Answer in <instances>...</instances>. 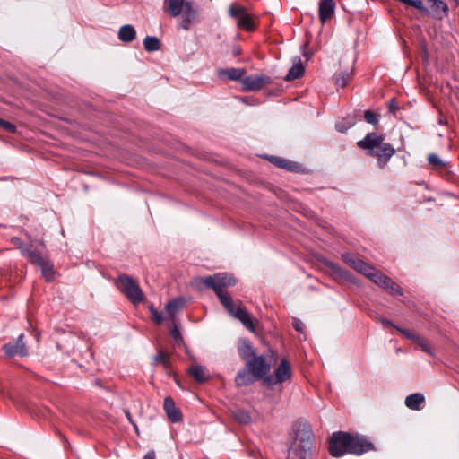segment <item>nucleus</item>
Returning a JSON list of instances; mask_svg holds the SVG:
<instances>
[{"label": "nucleus", "mask_w": 459, "mask_h": 459, "mask_svg": "<svg viewBox=\"0 0 459 459\" xmlns=\"http://www.w3.org/2000/svg\"><path fill=\"white\" fill-rule=\"evenodd\" d=\"M200 283L213 290L220 302L233 317L238 319L250 332H255V325L250 314L243 307L240 300H233L226 290L228 287L236 284V279L230 273H220L212 276L197 279Z\"/></svg>", "instance_id": "nucleus-1"}, {"label": "nucleus", "mask_w": 459, "mask_h": 459, "mask_svg": "<svg viewBox=\"0 0 459 459\" xmlns=\"http://www.w3.org/2000/svg\"><path fill=\"white\" fill-rule=\"evenodd\" d=\"M375 450L374 444L358 433L336 431L329 438V454L333 457H342L346 454L361 455Z\"/></svg>", "instance_id": "nucleus-2"}, {"label": "nucleus", "mask_w": 459, "mask_h": 459, "mask_svg": "<svg viewBox=\"0 0 459 459\" xmlns=\"http://www.w3.org/2000/svg\"><path fill=\"white\" fill-rule=\"evenodd\" d=\"M342 257L347 264L365 275L377 286L387 290L391 295L402 296L403 294L402 288L396 282L370 264L350 254H343Z\"/></svg>", "instance_id": "nucleus-3"}, {"label": "nucleus", "mask_w": 459, "mask_h": 459, "mask_svg": "<svg viewBox=\"0 0 459 459\" xmlns=\"http://www.w3.org/2000/svg\"><path fill=\"white\" fill-rule=\"evenodd\" d=\"M385 136L377 133H368L364 139L359 141L357 145L368 151L370 156L377 158L378 167L384 169L389 160L395 153V149L387 143H384Z\"/></svg>", "instance_id": "nucleus-4"}, {"label": "nucleus", "mask_w": 459, "mask_h": 459, "mask_svg": "<svg viewBox=\"0 0 459 459\" xmlns=\"http://www.w3.org/2000/svg\"><path fill=\"white\" fill-rule=\"evenodd\" d=\"M164 9L171 16L182 14L181 27L188 30L197 20L198 9L191 2L185 0H164Z\"/></svg>", "instance_id": "nucleus-5"}, {"label": "nucleus", "mask_w": 459, "mask_h": 459, "mask_svg": "<svg viewBox=\"0 0 459 459\" xmlns=\"http://www.w3.org/2000/svg\"><path fill=\"white\" fill-rule=\"evenodd\" d=\"M118 290L134 304L143 301V293L136 281L127 274H120L117 281Z\"/></svg>", "instance_id": "nucleus-6"}, {"label": "nucleus", "mask_w": 459, "mask_h": 459, "mask_svg": "<svg viewBox=\"0 0 459 459\" xmlns=\"http://www.w3.org/2000/svg\"><path fill=\"white\" fill-rule=\"evenodd\" d=\"M296 435L292 446L311 450L314 446V435L310 427L304 422H298L294 426Z\"/></svg>", "instance_id": "nucleus-7"}, {"label": "nucleus", "mask_w": 459, "mask_h": 459, "mask_svg": "<svg viewBox=\"0 0 459 459\" xmlns=\"http://www.w3.org/2000/svg\"><path fill=\"white\" fill-rule=\"evenodd\" d=\"M292 376V369L290 363L285 358L281 359L279 366L276 368L274 373L264 377V382L268 385H275L290 380Z\"/></svg>", "instance_id": "nucleus-8"}, {"label": "nucleus", "mask_w": 459, "mask_h": 459, "mask_svg": "<svg viewBox=\"0 0 459 459\" xmlns=\"http://www.w3.org/2000/svg\"><path fill=\"white\" fill-rule=\"evenodd\" d=\"M245 366L256 379L265 377L266 374L270 371V365L266 362L264 356H254V358L246 362Z\"/></svg>", "instance_id": "nucleus-9"}, {"label": "nucleus", "mask_w": 459, "mask_h": 459, "mask_svg": "<svg viewBox=\"0 0 459 459\" xmlns=\"http://www.w3.org/2000/svg\"><path fill=\"white\" fill-rule=\"evenodd\" d=\"M270 83H272V79L265 74L247 76L241 81L243 90L246 91H256Z\"/></svg>", "instance_id": "nucleus-10"}, {"label": "nucleus", "mask_w": 459, "mask_h": 459, "mask_svg": "<svg viewBox=\"0 0 459 459\" xmlns=\"http://www.w3.org/2000/svg\"><path fill=\"white\" fill-rule=\"evenodd\" d=\"M24 334L21 333L15 342H10L3 346V350L8 358L15 356L26 357L29 354L28 348L23 342Z\"/></svg>", "instance_id": "nucleus-11"}, {"label": "nucleus", "mask_w": 459, "mask_h": 459, "mask_svg": "<svg viewBox=\"0 0 459 459\" xmlns=\"http://www.w3.org/2000/svg\"><path fill=\"white\" fill-rule=\"evenodd\" d=\"M426 10L437 18L442 19L447 15V5L442 0H424Z\"/></svg>", "instance_id": "nucleus-12"}, {"label": "nucleus", "mask_w": 459, "mask_h": 459, "mask_svg": "<svg viewBox=\"0 0 459 459\" xmlns=\"http://www.w3.org/2000/svg\"><path fill=\"white\" fill-rule=\"evenodd\" d=\"M163 407L170 421L178 422L181 420L182 414L180 411L176 407L175 403L171 397L168 396L164 399Z\"/></svg>", "instance_id": "nucleus-13"}, {"label": "nucleus", "mask_w": 459, "mask_h": 459, "mask_svg": "<svg viewBox=\"0 0 459 459\" xmlns=\"http://www.w3.org/2000/svg\"><path fill=\"white\" fill-rule=\"evenodd\" d=\"M333 0H321L319 4V19L322 23L329 20L334 13Z\"/></svg>", "instance_id": "nucleus-14"}, {"label": "nucleus", "mask_w": 459, "mask_h": 459, "mask_svg": "<svg viewBox=\"0 0 459 459\" xmlns=\"http://www.w3.org/2000/svg\"><path fill=\"white\" fill-rule=\"evenodd\" d=\"M188 375L198 383L206 382L209 379V374L204 367L198 364L191 365L187 368Z\"/></svg>", "instance_id": "nucleus-15"}, {"label": "nucleus", "mask_w": 459, "mask_h": 459, "mask_svg": "<svg viewBox=\"0 0 459 459\" xmlns=\"http://www.w3.org/2000/svg\"><path fill=\"white\" fill-rule=\"evenodd\" d=\"M305 68L302 65L300 57H297L295 62L293 63V65L289 70L288 74L284 77V80L287 82L293 81L295 79H298L301 77L304 74Z\"/></svg>", "instance_id": "nucleus-16"}, {"label": "nucleus", "mask_w": 459, "mask_h": 459, "mask_svg": "<svg viewBox=\"0 0 459 459\" xmlns=\"http://www.w3.org/2000/svg\"><path fill=\"white\" fill-rule=\"evenodd\" d=\"M246 74V70L243 68H228L219 71L221 78L226 77L232 81H242L243 76Z\"/></svg>", "instance_id": "nucleus-17"}, {"label": "nucleus", "mask_w": 459, "mask_h": 459, "mask_svg": "<svg viewBox=\"0 0 459 459\" xmlns=\"http://www.w3.org/2000/svg\"><path fill=\"white\" fill-rule=\"evenodd\" d=\"M269 160L278 168H281L289 171H297L299 168L298 163L281 157L273 156Z\"/></svg>", "instance_id": "nucleus-18"}, {"label": "nucleus", "mask_w": 459, "mask_h": 459, "mask_svg": "<svg viewBox=\"0 0 459 459\" xmlns=\"http://www.w3.org/2000/svg\"><path fill=\"white\" fill-rule=\"evenodd\" d=\"M136 38V31L132 25H123L118 30V39L125 43L132 42Z\"/></svg>", "instance_id": "nucleus-19"}, {"label": "nucleus", "mask_w": 459, "mask_h": 459, "mask_svg": "<svg viewBox=\"0 0 459 459\" xmlns=\"http://www.w3.org/2000/svg\"><path fill=\"white\" fill-rule=\"evenodd\" d=\"M256 379L255 377L251 375V372L245 368L240 370L236 377H235V383L238 386H245L252 384L254 380Z\"/></svg>", "instance_id": "nucleus-20"}, {"label": "nucleus", "mask_w": 459, "mask_h": 459, "mask_svg": "<svg viewBox=\"0 0 459 459\" xmlns=\"http://www.w3.org/2000/svg\"><path fill=\"white\" fill-rule=\"evenodd\" d=\"M424 401L423 394L415 393L406 397L405 405L411 410H420Z\"/></svg>", "instance_id": "nucleus-21"}, {"label": "nucleus", "mask_w": 459, "mask_h": 459, "mask_svg": "<svg viewBox=\"0 0 459 459\" xmlns=\"http://www.w3.org/2000/svg\"><path fill=\"white\" fill-rule=\"evenodd\" d=\"M185 306V300L183 299H176L169 301L165 306V312L170 318H173L175 314L182 309Z\"/></svg>", "instance_id": "nucleus-22"}, {"label": "nucleus", "mask_w": 459, "mask_h": 459, "mask_svg": "<svg viewBox=\"0 0 459 459\" xmlns=\"http://www.w3.org/2000/svg\"><path fill=\"white\" fill-rule=\"evenodd\" d=\"M22 254L26 255L31 264L40 265L47 258L38 250L22 249Z\"/></svg>", "instance_id": "nucleus-23"}, {"label": "nucleus", "mask_w": 459, "mask_h": 459, "mask_svg": "<svg viewBox=\"0 0 459 459\" xmlns=\"http://www.w3.org/2000/svg\"><path fill=\"white\" fill-rule=\"evenodd\" d=\"M238 353L241 359L246 362L254 358V356H256L251 344L248 342H243L239 345Z\"/></svg>", "instance_id": "nucleus-24"}, {"label": "nucleus", "mask_w": 459, "mask_h": 459, "mask_svg": "<svg viewBox=\"0 0 459 459\" xmlns=\"http://www.w3.org/2000/svg\"><path fill=\"white\" fill-rule=\"evenodd\" d=\"M144 49L148 52H153L160 50L161 48V43L157 37L154 36H147L143 39Z\"/></svg>", "instance_id": "nucleus-25"}, {"label": "nucleus", "mask_w": 459, "mask_h": 459, "mask_svg": "<svg viewBox=\"0 0 459 459\" xmlns=\"http://www.w3.org/2000/svg\"><path fill=\"white\" fill-rule=\"evenodd\" d=\"M310 450L292 446L289 451V459H309Z\"/></svg>", "instance_id": "nucleus-26"}, {"label": "nucleus", "mask_w": 459, "mask_h": 459, "mask_svg": "<svg viewBox=\"0 0 459 459\" xmlns=\"http://www.w3.org/2000/svg\"><path fill=\"white\" fill-rule=\"evenodd\" d=\"M41 269L42 276L47 281H51L54 279L55 272L52 263L46 259L40 265H38Z\"/></svg>", "instance_id": "nucleus-27"}, {"label": "nucleus", "mask_w": 459, "mask_h": 459, "mask_svg": "<svg viewBox=\"0 0 459 459\" xmlns=\"http://www.w3.org/2000/svg\"><path fill=\"white\" fill-rule=\"evenodd\" d=\"M231 417L237 422H238L239 424H243V425H247V424L250 423V421H251V417H250V414L248 413V411L242 410V409H238V410L232 411Z\"/></svg>", "instance_id": "nucleus-28"}, {"label": "nucleus", "mask_w": 459, "mask_h": 459, "mask_svg": "<svg viewBox=\"0 0 459 459\" xmlns=\"http://www.w3.org/2000/svg\"><path fill=\"white\" fill-rule=\"evenodd\" d=\"M238 26L247 31H252L255 29V25L252 18L247 13L239 17L238 20Z\"/></svg>", "instance_id": "nucleus-29"}, {"label": "nucleus", "mask_w": 459, "mask_h": 459, "mask_svg": "<svg viewBox=\"0 0 459 459\" xmlns=\"http://www.w3.org/2000/svg\"><path fill=\"white\" fill-rule=\"evenodd\" d=\"M356 124V119L351 117H344L341 122L337 123L335 127L340 133H346L348 129L351 128Z\"/></svg>", "instance_id": "nucleus-30"}, {"label": "nucleus", "mask_w": 459, "mask_h": 459, "mask_svg": "<svg viewBox=\"0 0 459 459\" xmlns=\"http://www.w3.org/2000/svg\"><path fill=\"white\" fill-rule=\"evenodd\" d=\"M428 161L436 169H446L447 168L446 162L442 160L436 153L429 154Z\"/></svg>", "instance_id": "nucleus-31"}, {"label": "nucleus", "mask_w": 459, "mask_h": 459, "mask_svg": "<svg viewBox=\"0 0 459 459\" xmlns=\"http://www.w3.org/2000/svg\"><path fill=\"white\" fill-rule=\"evenodd\" d=\"M414 342L421 349L422 351L429 355L434 354L430 343L425 338L419 335Z\"/></svg>", "instance_id": "nucleus-32"}, {"label": "nucleus", "mask_w": 459, "mask_h": 459, "mask_svg": "<svg viewBox=\"0 0 459 459\" xmlns=\"http://www.w3.org/2000/svg\"><path fill=\"white\" fill-rule=\"evenodd\" d=\"M169 358H170V355H169V353L168 351H163V350H160L157 352V354L154 356L153 362H154L155 365H158V364L162 365Z\"/></svg>", "instance_id": "nucleus-33"}, {"label": "nucleus", "mask_w": 459, "mask_h": 459, "mask_svg": "<svg viewBox=\"0 0 459 459\" xmlns=\"http://www.w3.org/2000/svg\"><path fill=\"white\" fill-rule=\"evenodd\" d=\"M245 13H246V8L244 6L231 5L230 7V14L232 17L237 18L238 20L239 19L240 16L244 15Z\"/></svg>", "instance_id": "nucleus-34"}, {"label": "nucleus", "mask_w": 459, "mask_h": 459, "mask_svg": "<svg viewBox=\"0 0 459 459\" xmlns=\"http://www.w3.org/2000/svg\"><path fill=\"white\" fill-rule=\"evenodd\" d=\"M351 78V74L350 73H342L336 76V84L341 87H345Z\"/></svg>", "instance_id": "nucleus-35"}, {"label": "nucleus", "mask_w": 459, "mask_h": 459, "mask_svg": "<svg viewBox=\"0 0 459 459\" xmlns=\"http://www.w3.org/2000/svg\"><path fill=\"white\" fill-rule=\"evenodd\" d=\"M394 328L401 333L403 334V336H404L406 339L408 340H411L413 342H415L416 338L419 336L418 334H416L415 333L410 331V330H407V329H404V328H401L399 326H394Z\"/></svg>", "instance_id": "nucleus-36"}, {"label": "nucleus", "mask_w": 459, "mask_h": 459, "mask_svg": "<svg viewBox=\"0 0 459 459\" xmlns=\"http://www.w3.org/2000/svg\"><path fill=\"white\" fill-rule=\"evenodd\" d=\"M364 119L368 124L377 125L378 123L377 115L375 113H373L371 110H366L364 112Z\"/></svg>", "instance_id": "nucleus-37"}, {"label": "nucleus", "mask_w": 459, "mask_h": 459, "mask_svg": "<svg viewBox=\"0 0 459 459\" xmlns=\"http://www.w3.org/2000/svg\"><path fill=\"white\" fill-rule=\"evenodd\" d=\"M0 127L10 133H14L16 131V126L13 124L2 118H0Z\"/></svg>", "instance_id": "nucleus-38"}, {"label": "nucleus", "mask_w": 459, "mask_h": 459, "mask_svg": "<svg viewBox=\"0 0 459 459\" xmlns=\"http://www.w3.org/2000/svg\"><path fill=\"white\" fill-rule=\"evenodd\" d=\"M423 1L424 0H408V1H404L403 3L406 4L411 5L419 10H423L424 8H426Z\"/></svg>", "instance_id": "nucleus-39"}, {"label": "nucleus", "mask_w": 459, "mask_h": 459, "mask_svg": "<svg viewBox=\"0 0 459 459\" xmlns=\"http://www.w3.org/2000/svg\"><path fill=\"white\" fill-rule=\"evenodd\" d=\"M292 326H293V328H294L296 331H298V332H299V333H303V332H304V330H305V325H304V323H303L301 320L298 319V318H294V319H293V321H292Z\"/></svg>", "instance_id": "nucleus-40"}, {"label": "nucleus", "mask_w": 459, "mask_h": 459, "mask_svg": "<svg viewBox=\"0 0 459 459\" xmlns=\"http://www.w3.org/2000/svg\"><path fill=\"white\" fill-rule=\"evenodd\" d=\"M151 312H152V320L156 323V324H160L162 321H163V317L161 316V314H160L156 309H154L153 307H151L150 308Z\"/></svg>", "instance_id": "nucleus-41"}, {"label": "nucleus", "mask_w": 459, "mask_h": 459, "mask_svg": "<svg viewBox=\"0 0 459 459\" xmlns=\"http://www.w3.org/2000/svg\"><path fill=\"white\" fill-rule=\"evenodd\" d=\"M170 333H171V336L173 337V339H174V341L176 342H179L180 341H182V337H181L180 332H179V330L178 329L177 326H174L171 329Z\"/></svg>", "instance_id": "nucleus-42"}, {"label": "nucleus", "mask_w": 459, "mask_h": 459, "mask_svg": "<svg viewBox=\"0 0 459 459\" xmlns=\"http://www.w3.org/2000/svg\"><path fill=\"white\" fill-rule=\"evenodd\" d=\"M162 367L167 375L171 376L174 374L170 362V358L168 360H166L165 363L162 364Z\"/></svg>", "instance_id": "nucleus-43"}, {"label": "nucleus", "mask_w": 459, "mask_h": 459, "mask_svg": "<svg viewBox=\"0 0 459 459\" xmlns=\"http://www.w3.org/2000/svg\"><path fill=\"white\" fill-rule=\"evenodd\" d=\"M162 367L167 375L171 376L174 374L170 362V358L168 360H166L165 363L162 364Z\"/></svg>", "instance_id": "nucleus-44"}, {"label": "nucleus", "mask_w": 459, "mask_h": 459, "mask_svg": "<svg viewBox=\"0 0 459 459\" xmlns=\"http://www.w3.org/2000/svg\"><path fill=\"white\" fill-rule=\"evenodd\" d=\"M388 108L391 112L394 113L396 109H398V107L395 104V101L394 99H392L388 104Z\"/></svg>", "instance_id": "nucleus-45"}, {"label": "nucleus", "mask_w": 459, "mask_h": 459, "mask_svg": "<svg viewBox=\"0 0 459 459\" xmlns=\"http://www.w3.org/2000/svg\"><path fill=\"white\" fill-rule=\"evenodd\" d=\"M379 322H381L384 325L392 326V327L395 326L391 321H389L388 319L382 317V316L379 317Z\"/></svg>", "instance_id": "nucleus-46"}, {"label": "nucleus", "mask_w": 459, "mask_h": 459, "mask_svg": "<svg viewBox=\"0 0 459 459\" xmlns=\"http://www.w3.org/2000/svg\"><path fill=\"white\" fill-rule=\"evenodd\" d=\"M155 452L153 450L149 451L143 459H155Z\"/></svg>", "instance_id": "nucleus-47"}, {"label": "nucleus", "mask_w": 459, "mask_h": 459, "mask_svg": "<svg viewBox=\"0 0 459 459\" xmlns=\"http://www.w3.org/2000/svg\"><path fill=\"white\" fill-rule=\"evenodd\" d=\"M125 414H126V417L127 418V420L134 426L135 429H137L134 421L132 419V416H131L129 411L126 410Z\"/></svg>", "instance_id": "nucleus-48"}, {"label": "nucleus", "mask_w": 459, "mask_h": 459, "mask_svg": "<svg viewBox=\"0 0 459 459\" xmlns=\"http://www.w3.org/2000/svg\"><path fill=\"white\" fill-rule=\"evenodd\" d=\"M232 54L234 56H238L241 54V50L238 47H235L233 49H232Z\"/></svg>", "instance_id": "nucleus-49"}, {"label": "nucleus", "mask_w": 459, "mask_h": 459, "mask_svg": "<svg viewBox=\"0 0 459 459\" xmlns=\"http://www.w3.org/2000/svg\"><path fill=\"white\" fill-rule=\"evenodd\" d=\"M13 242L15 245H17L19 248L22 249V242H21V240L19 238H13Z\"/></svg>", "instance_id": "nucleus-50"}, {"label": "nucleus", "mask_w": 459, "mask_h": 459, "mask_svg": "<svg viewBox=\"0 0 459 459\" xmlns=\"http://www.w3.org/2000/svg\"><path fill=\"white\" fill-rule=\"evenodd\" d=\"M331 268L334 271V272H341V269L338 265L334 264H331Z\"/></svg>", "instance_id": "nucleus-51"}]
</instances>
